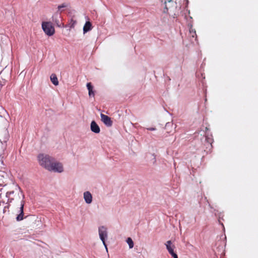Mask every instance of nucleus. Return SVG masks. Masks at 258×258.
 <instances>
[{"mask_svg":"<svg viewBox=\"0 0 258 258\" xmlns=\"http://www.w3.org/2000/svg\"><path fill=\"white\" fill-rule=\"evenodd\" d=\"M37 158L39 164L47 170L50 168V164L53 160V159L49 155L44 154H40L38 155Z\"/></svg>","mask_w":258,"mask_h":258,"instance_id":"obj_1","label":"nucleus"},{"mask_svg":"<svg viewBox=\"0 0 258 258\" xmlns=\"http://www.w3.org/2000/svg\"><path fill=\"white\" fill-rule=\"evenodd\" d=\"M42 28L45 33L48 36H52L55 32V29L50 22H43Z\"/></svg>","mask_w":258,"mask_h":258,"instance_id":"obj_2","label":"nucleus"},{"mask_svg":"<svg viewBox=\"0 0 258 258\" xmlns=\"http://www.w3.org/2000/svg\"><path fill=\"white\" fill-rule=\"evenodd\" d=\"M48 170L55 172L61 173L63 171V168L61 163L59 162H53L52 161L50 164V167L48 168Z\"/></svg>","mask_w":258,"mask_h":258,"instance_id":"obj_3","label":"nucleus"},{"mask_svg":"<svg viewBox=\"0 0 258 258\" xmlns=\"http://www.w3.org/2000/svg\"><path fill=\"white\" fill-rule=\"evenodd\" d=\"M164 5V13L169 14V11H171V9L174 7L175 3L173 0H165Z\"/></svg>","mask_w":258,"mask_h":258,"instance_id":"obj_4","label":"nucleus"},{"mask_svg":"<svg viewBox=\"0 0 258 258\" xmlns=\"http://www.w3.org/2000/svg\"><path fill=\"white\" fill-rule=\"evenodd\" d=\"M99 237L103 242V244L105 246V247L107 248V246L106 245L105 242V239L107 236V229L104 227L101 226L99 227Z\"/></svg>","mask_w":258,"mask_h":258,"instance_id":"obj_5","label":"nucleus"},{"mask_svg":"<svg viewBox=\"0 0 258 258\" xmlns=\"http://www.w3.org/2000/svg\"><path fill=\"white\" fill-rule=\"evenodd\" d=\"M52 21L57 26L60 27L62 24L60 14L57 12L55 13L52 16Z\"/></svg>","mask_w":258,"mask_h":258,"instance_id":"obj_6","label":"nucleus"},{"mask_svg":"<svg viewBox=\"0 0 258 258\" xmlns=\"http://www.w3.org/2000/svg\"><path fill=\"white\" fill-rule=\"evenodd\" d=\"M100 116L101 121L105 125L108 126H111L112 125V121H111L110 117L102 113L101 114Z\"/></svg>","mask_w":258,"mask_h":258,"instance_id":"obj_7","label":"nucleus"},{"mask_svg":"<svg viewBox=\"0 0 258 258\" xmlns=\"http://www.w3.org/2000/svg\"><path fill=\"white\" fill-rule=\"evenodd\" d=\"M24 202L22 201L19 210L20 214L16 217V220L18 221H21L24 219Z\"/></svg>","mask_w":258,"mask_h":258,"instance_id":"obj_8","label":"nucleus"},{"mask_svg":"<svg viewBox=\"0 0 258 258\" xmlns=\"http://www.w3.org/2000/svg\"><path fill=\"white\" fill-rule=\"evenodd\" d=\"M91 130L96 134H98L100 132L99 126L95 121H92L91 123Z\"/></svg>","mask_w":258,"mask_h":258,"instance_id":"obj_9","label":"nucleus"},{"mask_svg":"<svg viewBox=\"0 0 258 258\" xmlns=\"http://www.w3.org/2000/svg\"><path fill=\"white\" fill-rule=\"evenodd\" d=\"M166 248L168 250V251L169 253L171 254L173 253L174 252V249L175 248L174 245L172 244V242L170 240H168L166 242Z\"/></svg>","mask_w":258,"mask_h":258,"instance_id":"obj_10","label":"nucleus"},{"mask_svg":"<svg viewBox=\"0 0 258 258\" xmlns=\"http://www.w3.org/2000/svg\"><path fill=\"white\" fill-rule=\"evenodd\" d=\"M84 199L87 204H90L92 202V196L89 191H85L84 193Z\"/></svg>","mask_w":258,"mask_h":258,"instance_id":"obj_11","label":"nucleus"},{"mask_svg":"<svg viewBox=\"0 0 258 258\" xmlns=\"http://www.w3.org/2000/svg\"><path fill=\"white\" fill-rule=\"evenodd\" d=\"M92 28V24L90 22L87 21L83 27V32L84 33H86L89 31H90Z\"/></svg>","mask_w":258,"mask_h":258,"instance_id":"obj_12","label":"nucleus"},{"mask_svg":"<svg viewBox=\"0 0 258 258\" xmlns=\"http://www.w3.org/2000/svg\"><path fill=\"white\" fill-rule=\"evenodd\" d=\"M87 87L89 91V96H94V92L93 91V87L92 86L91 83H88L87 84Z\"/></svg>","mask_w":258,"mask_h":258,"instance_id":"obj_13","label":"nucleus"},{"mask_svg":"<svg viewBox=\"0 0 258 258\" xmlns=\"http://www.w3.org/2000/svg\"><path fill=\"white\" fill-rule=\"evenodd\" d=\"M50 80L51 82L55 86L58 85V81L57 80V78L55 74H52L50 76Z\"/></svg>","mask_w":258,"mask_h":258,"instance_id":"obj_14","label":"nucleus"},{"mask_svg":"<svg viewBox=\"0 0 258 258\" xmlns=\"http://www.w3.org/2000/svg\"><path fill=\"white\" fill-rule=\"evenodd\" d=\"M189 36L191 37L193 39L195 38V40H197V34L196 32L195 29H193L192 28H190L189 29Z\"/></svg>","mask_w":258,"mask_h":258,"instance_id":"obj_15","label":"nucleus"},{"mask_svg":"<svg viewBox=\"0 0 258 258\" xmlns=\"http://www.w3.org/2000/svg\"><path fill=\"white\" fill-rule=\"evenodd\" d=\"M126 242L128 244L129 247L130 248H132L134 247V242L131 238H127L126 240Z\"/></svg>","mask_w":258,"mask_h":258,"instance_id":"obj_16","label":"nucleus"},{"mask_svg":"<svg viewBox=\"0 0 258 258\" xmlns=\"http://www.w3.org/2000/svg\"><path fill=\"white\" fill-rule=\"evenodd\" d=\"M77 22L76 21L71 19L70 23L69 24L70 28H74L75 27V25H76Z\"/></svg>","mask_w":258,"mask_h":258,"instance_id":"obj_17","label":"nucleus"},{"mask_svg":"<svg viewBox=\"0 0 258 258\" xmlns=\"http://www.w3.org/2000/svg\"><path fill=\"white\" fill-rule=\"evenodd\" d=\"M67 7V5L65 4H62L59 6H58L57 9L58 11H60L61 8H66Z\"/></svg>","mask_w":258,"mask_h":258,"instance_id":"obj_18","label":"nucleus"},{"mask_svg":"<svg viewBox=\"0 0 258 258\" xmlns=\"http://www.w3.org/2000/svg\"><path fill=\"white\" fill-rule=\"evenodd\" d=\"M171 255L173 257V258H178L177 255L175 252L171 254Z\"/></svg>","mask_w":258,"mask_h":258,"instance_id":"obj_19","label":"nucleus"},{"mask_svg":"<svg viewBox=\"0 0 258 258\" xmlns=\"http://www.w3.org/2000/svg\"><path fill=\"white\" fill-rule=\"evenodd\" d=\"M147 129L148 130L152 131L156 130V128H155V127H149V128H147Z\"/></svg>","mask_w":258,"mask_h":258,"instance_id":"obj_20","label":"nucleus"}]
</instances>
